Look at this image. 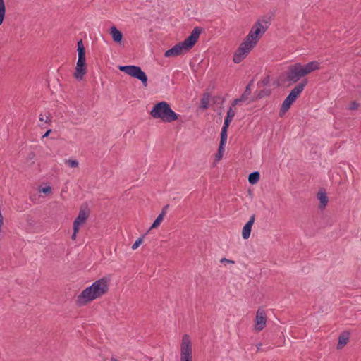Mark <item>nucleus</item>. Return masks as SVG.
<instances>
[{"label": "nucleus", "instance_id": "nucleus-1", "mask_svg": "<svg viewBox=\"0 0 361 361\" xmlns=\"http://www.w3.org/2000/svg\"><path fill=\"white\" fill-rule=\"evenodd\" d=\"M108 281L106 278H102L83 290L76 300L78 306L85 305L106 293L109 290Z\"/></svg>", "mask_w": 361, "mask_h": 361}, {"label": "nucleus", "instance_id": "nucleus-2", "mask_svg": "<svg viewBox=\"0 0 361 361\" xmlns=\"http://www.w3.org/2000/svg\"><path fill=\"white\" fill-rule=\"evenodd\" d=\"M203 28L195 27L183 42H178L164 53V57H176L182 56L188 52L197 43Z\"/></svg>", "mask_w": 361, "mask_h": 361}, {"label": "nucleus", "instance_id": "nucleus-3", "mask_svg": "<svg viewBox=\"0 0 361 361\" xmlns=\"http://www.w3.org/2000/svg\"><path fill=\"white\" fill-rule=\"evenodd\" d=\"M149 114L152 118L161 119L166 123L177 121L180 116L171 109L170 104L165 101L159 102L154 104Z\"/></svg>", "mask_w": 361, "mask_h": 361}, {"label": "nucleus", "instance_id": "nucleus-4", "mask_svg": "<svg viewBox=\"0 0 361 361\" xmlns=\"http://www.w3.org/2000/svg\"><path fill=\"white\" fill-rule=\"evenodd\" d=\"M305 76V75L302 68V63H295L293 65H290L288 67L286 72V78H282L280 77V79L281 81H283V82L289 81L291 83H296L300 80L301 78Z\"/></svg>", "mask_w": 361, "mask_h": 361}, {"label": "nucleus", "instance_id": "nucleus-5", "mask_svg": "<svg viewBox=\"0 0 361 361\" xmlns=\"http://www.w3.org/2000/svg\"><path fill=\"white\" fill-rule=\"evenodd\" d=\"M118 69L128 75L140 80L145 87L147 86V76L140 66L134 65L119 66Z\"/></svg>", "mask_w": 361, "mask_h": 361}, {"label": "nucleus", "instance_id": "nucleus-6", "mask_svg": "<svg viewBox=\"0 0 361 361\" xmlns=\"http://www.w3.org/2000/svg\"><path fill=\"white\" fill-rule=\"evenodd\" d=\"M268 26L266 25L264 27L259 20L255 22L248 35L245 37V40H247L250 42V44L255 47L258 41L260 39L262 34H264L267 30Z\"/></svg>", "mask_w": 361, "mask_h": 361}, {"label": "nucleus", "instance_id": "nucleus-7", "mask_svg": "<svg viewBox=\"0 0 361 361\" xmlns=\"http://www.w3.org/2000/svg\"><path fill=\"white\" fill-rule=\"evenodd\" d=\"M180 361H192L191 339L184 334L180 343Z\"/></svg>", "mask_w": 361, "mask_h": 361}, {"label": "nucleus", "instance_id": "nucleus-8", "mask_svg": "<svg viewBox=\"0 0 361 361\" xmlns=\"http://www.w3.org/2000/svg\"><path fill=\"white\" fill-rule=\"evenodd\" d=\"M254 47L247 40H243L234 53L233 61L235 63H240L250 52Z\"/></svg>", "mask_w": 361, "mask_h": 361}, {"label": "nucleus", "instance_id": "nucleus-9", "mask_svg": "<svg viewBox=\"0 0 361 361\" xmlns=\"http://www.w3.org/2000/svg\"><path fill=\"white\" fill-rule=\"evenodd\" d=\"M86 58H78L76 63L75 71L73 74L74 77L77 80H80L82 79L83 76L86 74Z\"/></svg>", "mask_w": 361, "mask_h": 361}, {"label": "nucleus", "instance_id": "nucleus-10", "mask_svg": "<svg viewBox=\"0 0 361 361\" xmlns=\"http://www.w3.org/2000/svg\"><path fill=\"white\" fill-rule=\"evenodd\" d=\"M267 322V315L264 310L259 308L256 313L255 317V328L256 331H262L266 325Z\"/></svg>", "mask_w": 361, "mask_h": 361}, {"label": "nucleus", "instance_id": "nucleus-11", "mask_svg": "<svg viewBox=\"0 0 361 361\" xmlns=\"http://www.w3.org/2000/svg\"><path fill=\"white\" fill-rule=\"evenodd\" d=\"M90 214V210L88 208L87 204H83L80 207L79 214L78 216L75 218L74 221L77 222V224H83L87 218L89 217Z\"/></svg>", "mask_w": 361, "mask_h": 361}, {"label": "nucleus", "instance_id": "nucleus-12", "mask_svg": "<svg viewBox=\"0 0 361 361\" xmlns=\"http://www.w3.org/2000/svg\"><path fill=\"white\" fill-rule=\"evenodd\" d=\"M307 83L308 80L307 78L303 79L290 92L288 95L296 100L300 97Z\"/></svg>", "mask_w": 361, "mask_h": 361}, {"label": "nucleus", "instance_id": "nucleus-13", "mask_svg": "<svg viewBox=\"0 0 361 361\" xmlns=\"http://www.w3.org/2000/svg\"><path fill=\"white\" fill-rule=\"evenodd\" d=\"M255 220V215L253 214L250 217L248 221L244 225L242 231V236L243 239L247 240L250 238L252 225Z\"/></svg>", "mask_w": 361, "mask_h": 361}, {"label": "nucleus", "instance_id": "nucleus-14", "mask_svg": "<svg viewBox=\"0 0 361 361\" xmlns=\"http://www.w3.org/2000/svg\"><path fill=\"white\" fill-rule=\"evenodd\" d=\"M296 100L291 97L290 95H288L286 99L283 100L280 110H279V116L282 117L284 114H286L290 108V106L293 104V103Z\"/></svg>", "mask_w": 361, "mask_h": 361}, {"label": "nucleus", "instance_id": "nucleus-15", "mask_svg": "<svg viewBox=\"0 0 361 361\" xmlns=\"http://www.w3.org/2000/svg\"><path fill=\"white\" fill-rule=\"evenodd\" d=\"M319 65V63L317 61H310L305 65L302 64V68L305 76L314 71L319 70L320 68Z\"/></svg>", "mask_w": 361, "mask_h": 361}, {"label": "nucleus", "instance_id": "nucleus-16", "mask_svg": "<svg viewBox=\"0 0 361 361\" xmlns=\"http://www.w3.org/2000/svg\"><path fill=\"white\" fill-rule=\"evenodd\" d=\"M317 197L319 200V209H324L326 207L328 203V197L326 195V192L324 188H319L317 194Z\"/></svg>", "mask_w": 361, "mask_h": 361}, {"label": "nucleus", "instance_id": "nucleus-17", "mask_svg": "<svg viewBox=\"0 0 361 361\" xmlns=\"http://www.w3.org/2000/svg\"><path fill=\"white\" fill-rule=\"evenodd\" d=\"M109 33L112 37L114 42L121 44L123 42V35L121 31L118 30L116 26L113 25L109 29Z\"/></svg>", "mask_w": 361, "mask_h": 361}, {"label": "nucleus", "instance_id": "nucleus-18", "mask_svg": "<svg viewBox=\"0 0 361 361\" xmlns=\"http://www.w3.org/2000/svg\"><path fill=\"white\" fill-rule=\"evenodd\" d=\"M271 94V90L270 89H263L259 90V92H256L254 94V96L252 97L250 99L249 102H255L260 99L269 97Z\"/></svg>", "mask_w": 361, "mask_h": 361}, {"label": "nucleus", "instance_id": "nucleus-19", "mask_svg": "<svg viewBox=\"0 0 361 361\" xmlns=\"http://www.w3.org/2000/svg\"><path fill=\"white\" fill-rule=\"evenodd\" d=\"M350 333L348 331H343L338 338V343L336 348L342 349L349 341Z\"/></svg>", "mask_w": 361, "mask_h": 361}, {"label": "nucleus", "instance_id": "nucleus-20", "mask_svg": "<svg viewBox=\"0 0 361 361\" xmlns=\"http://www.w3.org/2000/svg\"><path fill=\"white\" fill-rule=\"evenodd\" d=\"M260 178L259 171H253L248 176V181L251 185H255L258 183Z\"/></svg>", "mask_w": 361, "mask_h": 361}, {"label": "nucleus", "instance_id": "nucleus-21", "mask_svg": "<svg viewBox=\"0 0 361 361\" xmlns=\"http://www.w3.org/2000/svg\"><path fill=\"white\" fill-rule=\"evenodd\" d=\"M210 98V94L205 92L200 100V107L203 109H207L209 107V102Z\"/></svg>", "mask_w": 361, "mask_h": 361}, {"label": "nucleus", "instance_id": "nucleus-22", "mask_svg": "<svg viewBox=\"0 0 361 361\" xmlns=\"http://www.w3.org/2000/svg\"><path fill=\"white\" fill-rule=\"evenodd\" d=\"M77 47H78L77 51H78V58H85V53H86L85 47L83 44L82 39H80L78 42Z\"/></svg>", "mask_w": 361, "mask_h": 361}, {"label": "nucleus", "instance_id": "nucleus-23", "mask_svg": "<svg viewBox=\"0 0 361 361\" xmlns=\"http://www.w3.org/2000/svg\"><path fill=\"white\" fill-rule=\"evenodd\" d=\"M6 13V7L4 0H0V25H2Z\"/></svg>", "mask_w": 361, "mask_h": 361}, {"label": "nucleus", "instance_id": "nucleus-24", "mask_svg": "<svg viewBox=\"0 0 361 361\" xmlns=\"http://www.w3.org/2000/svg\"><path fill=\"white\" fill-rule=\"evenodd\" d=\"M164 217V213H160L158 215V216L156 218V219L154 221V222L152 223L151 227L148 229V231H149L151 229L158 228L160 226L161 223L162 222Z\"/></svg>", "mask_w": 361, "mask_h": 361}, {"label": "nucleus", "instance_id": "nucleus-25", "mask_svg": "<svg viewBox=\"0 0 361 361\" xmlns=\"http://www.w3.org/2000/svg\"><path fill=\"white\" fill-rule=\"evenodd\" d=\"M235 114V111L232 109V106H230L228 110L227 111L226 116L224 118V123L231 124L233 118Z\"/></svg>", "mask_w": 361, "mask_h": 361}, {"label": "nucleus", "instance_id": "nucleus-26", "mask_svg": "<svg viewBox=\"0 0 361 361\" xmlns=\"http://www.w3.org/2000/svg\"><path fill=\"white\" fill-rule=\"evenodd\" d=\"M224 147H225V145H219L218 151L215 155V161H219L222 159L223 155H224Z\"/></svg>", "mask_w": 361, "mask_h": 361}, {"label": "nucleus", "instance_id": "nucleus-27", "mask_svg": "<svg viewBox=\"0 0 361 361\" xmlns=\"http://www.w3.org/2000/svg\"><path fill=\"white\" fill-rule=\"evenodd\" d=\"M149 233V231H147L145 234H143L141 237L138 238L135 242L132 245L133 250H136L138 248V247L143 243V239L145 237V235Z\"/></svg>", "mask_w": 361, "mask_h": 361}, {"label": "nucleus", "instance_id": "nucleus-28", "mask_svg": "<svg viewBox=\"0 0 361 361\" xmlns=\"http://www.w3.org/2000/svg\"><path fill=\"white\" fill-rule=\"evenodd\" d=\"M269 82H270V75H267L264 78L262 79L261 81L257 82V85L259 87H264V86L268 85L269 84Z\"/></svg>", "mask_w": 361, "mask_h": 361}, {"label": "nucleus", "instance_id": "nucleus-29", "mask_svg": "<svg viewBox=\"0 0 361 361\" xmlns=\"http://www.w3.org/2000/svg\"><path fill=\"white\" fill-rule=\"evenodd\" d=\"M250 94H251V88H250L249 86H246L245 90H244L243 93L241 94V96L240 97L243 102H245L249 98V96Z\"/></svg>", "mask_w": 361, "mask_h": 361}, {"label": "nucleus", "instance_id": "nucleus-30", "mask_svg": "<svg viewBox=\"0 0 361 361\" xmlns=\"http://www.w3.org/2000/svg\"><path fill=\"white\" fill-rule=\"evenodd\" d=\"M227 137H228L227 132L221 130L219 145H226V142H227Z\"/></svg>", "mask_w": 361, "mask_h": 361}, {"label": "nucleus", "instance_id": "nucleus-31", "mask_svg": "<svg viewBox=\"0 0 361 361\" xmlns=\"http://www.w3.org/2000/svg\"><path fill=\"white\" fill-rule=\"evenodd\" d=\"M66 162L68 163V166L71 168H76L78 166V161L76 159H68L66 160Z\"/></svg>", "mask_w": 361, "mask_h": 361}, {"label": "nucleus", "instance_id": "nucleus-32", "mask_svg": "<svg viewBox=\"0 0 361 361\" xmlns=\"http://www.w3.org/2000/svg\"><path fill=\"white\" fill-rule=\"evenodd\" d=\"M359 106H360V104L355 101H353V102H350L348 109L349 110H356L358 109Z\"/></svg>", "mask_w": 361, "mask_h": 361}, {"label": "nucleus", "instance_id": "nucleus-33", "mask_svg": "<svg viewBox=\"0 0 361 361\" xmlns=\"http://www.w3.org/2000/svg\"><path fill=\"white\" fill-rule=\"evenodd\" d=\"M52 191V189L50 186H45L41 189V192L45 195L50 194Z\"/></svg>", "mask_w": 361, "mask_h": 361}, {"label": "nucleus", "instance_id": "nucleus-34", "mask_svg": "<svg viewBox=\"0 0 361 361\" xmlns=\"http://www.w3.org/2000/svg\"><path fill=\"white\" fill-rule=\"evenodd\" d=\"M81 224H77V222L73 221V233H78L80 230V226Z\"/></svg>", "mask_w": 361, "mask_h": 361}, {"label": "nucleus", "instance_id": "nucleus-35", "mask_svg": "<svg viewBox=\"0 0 361 361\" xmlns=\"http://www.w3.org/2000/svg\"><path fill=\"white\" fill-rule=\"evenodd\" d=\"M243 102V101L240 99V97H239V98H238V99H235L233 101L232 104H231V106H232V108H233V106H235V105L239 104H240V102Z\"/></svg>", "mask_w": 361, "mask_h": 361}, {"label": "nucleus", "instance_id": "nucleus-36", "mask_svg": "<svg viewBox=\"0 0 361 361\" xmlns=\"http://www.w3.org/2000/svg\"><path fill=\"white\" fill-rule=\"evenodd\" d=\"M229 126H230V124L224 122V125L221 128V131H225V132L228 133V129Z\"/></svg>", "mask_w": 361, "mask_h": 361}, {"label": "nucleus", "instance_id": "nucleus-37", "mask_svg": "<svg viewBox=\"0 0 361 361\" xmlns=\"http://www.w3.org/2000/svg\"><path fill=\"white\" fill-rule=\"evenodd\" d=\"M221 262H227V263H230V264H234L235 263V262L233 260L228 259L226 258H222L221 259Z\"/></svg>", "mask_w": 361, "mask_h": 361}, {"label": "nucleus", "instance_id": "nucleus-38", "mask_svg": "<svg viewBox=\"0 0 361 361\" xmlns=\"http://www.w3.org/2000/svg\"><path fill=\"white\" fill-rule=\"evenodd\" d=\"M169 204H166L165 205L163 208H162V210H161V213H164V216H165L166 213V211H167V209L169 208Z\"/></svg>", "mask_w": 361, "mask_h": 361}, {"label": "nucleus", "instance_id": "nucleus-39", "mask_svg": "<svg viewBox=\"0 0 361 361\" xmlns=\"http://www.w3.org/2000/svg\"><path fill=\"white\" fill-rule=\"evenodd\" d=\"M220 99L221 100V102H224V99L221 98L220 97H215L213 98L214 103H216L218 102V100H220Z\"/></svg>", "mask_w": 361, "mask_h": 361}, {"label": "nucleus", "instance_id": "nucleus-40", "mask_svg": "<svg viewBox=\"0 0 361 361\" xmlns=\"http://www.w3.org/2000/svg\"><path fill=\"white\" fill-rule=\"evenodd\" d=\"M51 133V129H48L46 133L44 134V135L42 136V137H48L50 133Z\"/></svg>", "mask_w": 361, "mask_h": 361}, {"label": "nucleus", "instance_id": "nucleus-41", "mask_svg": "<svg viewBox=\"0 0 361 361\" xmlns=\"http://www.w3.org/2000/svg\"><path fill=\"white\" fill-rule=\"evenodd\" d=\"M51 121V117L50 116V114L49 115V116L47 117V119L45 121L46 123H49Z\"/></svg>", "mask_w": 361, "mask_h": 361}, {"label": "nucleus", "instance_id": "nucleus-42", "mask_svg": "<svg viewBox=\"0 0 361 361\" xmlns=\"http://www.w3.org/2000/svg\"><path fill=\"white\" fill-rule=\"evenodd\" d=\"M262 343H259L257 345V351H261L262 350V348H261V346H262Z\"/></svg>", "mask_w": 361, "mask_h": 361}, {"label": "nucleus", "instance_id": "nucleus-43", "mask_svg": "<svg viewBox=\"0 0 361 361\" xmlns=\"http://www.w3.org/2000/svg\"><path fill=\"white\" fill-rule=\"evenodd\" d=\"M253 82H254V80H253V79H252V80L249 82V83L247 84V86H249V87H250V88H251V86L252 85Z\"/></svg>", "mask_w": 361, "mask_h": 361}, {"label": "nucleus", "instance_id": "nucleus-44", "mask_svg": "<svg viewBox=\"0 0 361 361\" xmlns=\"http://www.w3.org/2000/svg\"><path fill=\"white\" fill-rule=\"evenodd\" d=\"M283 82H282V83H280V82H279V80H277V81H276V82H275V83H274V84H275L277 87H280V86H281V85H282V84H283Z\"/></svg>", "mask_w": 361, "mask_h": 361}, {"label": "nucleus", "instance_id": "nucleus-45", "mask_svg": "<svg viewBox=\"0 0 361 361\" xmlns=\"http://www.w3.org/2000/svg\"><path fill=\"white\" fill-rule=\"evenodd\" d=\"M34 157H35V153L34 152H30L29 154V158L30 159H32Z\"/></svg>", "mask_w": 361, "mask_h": 361}, {"label": "nucleus", "instance_id": "nucleus-46", "mask_svg": "<svg viewBox=\"0 0 361 361\" xmlns=\"http://www.w3.org/2000/svg\"><path fill=\"white\" fill-rule=\"evenodd\" d=\"M76 236H77V233H73V234L71 235V238L73 240H75L76 238Z\"/></svg>", "mask_w": 361, "mask_h": 361}, {"label": "nucleus", "instance_id": "nucleus-47", "mask_svg": "<svg viewBox=\"0 0 361 361\" xmlns=\"http://www.w3.org/2000/svg\"><path fill=\"white\" fill-rule=\"evenodd\" d=\"M39 120L40 121H43V117H42V115L41 114L40 116H39Z\"/></svg>", "mask_w": 361, "mask_h": 361}, {"label": "nucleus", "instance_id": "nucleus-48", "mask_svg": "<svg viewBox=\"0 0 361 361\" xmlns=\"http://www.w3.org/2000/svg\"><path fill=\"white\" fill-rule=\"evenodd\" d=\"M263 21H264L265 23H269V20H263Z\"/></svg>", "mask_w": 361, "mask_h": 361}]
</instances>
